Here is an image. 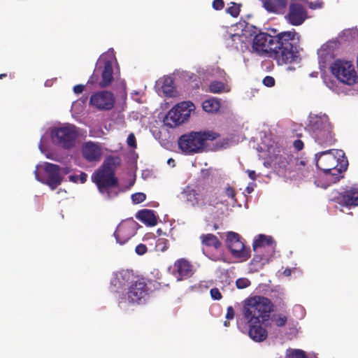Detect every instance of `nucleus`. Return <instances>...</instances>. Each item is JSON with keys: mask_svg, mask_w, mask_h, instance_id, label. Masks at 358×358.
<instances>
[{"mask_svg": "<svg viewBox=\"0 0 358 358\" xmlns=\"http://www.w3.org/2000/svg\"><path fill=\"white\" fill-rule=\"evenodd\" d=\"M113 80V68L110 60H106L103 63V70L101 71V80L98 85L101 88H106L111 85Z\"/></svg>", "mask_w": 358, "mask_h": 358, "instance_id": "6ab92c4d", "label": "nucleus"}, {"mask_svg": "<svg viewBox=\"0 0 358 358\" xmlns=\"http://www.w3.org/2000/svg\"><path fill=\"white\" fill-rule=\"evenodd\" d=\"M273 242L271 236L259 234L253 243V250L255 253H262L265 246H272Z\"/></svg>", "mask_w": 358, "mask_h": 358, "instance_id": "4be33fe9", "label": "nucleus"}, {"mask_svg": "<svg viewBox=\"0 0 358 358\" xmlns=\"http://www.w3.org/2000/svg\"><path fill=\"white\" fill-rule=\"evenodd\" d=\"M234 37H236V35H234ZM237 37H240L238 35H237Z\"/></svg>", "mask_w": 358, "mask_h": 358, "instance_id": "774afa93", "label": "nucleus"}, {"mask_svg": "<svg viewBox=\"0 0 358 358\" xmlns=\"http://www.w3.org/2000/svg\"><path fill=\"white\" fill-rule=\"evenodd\" d=\"M127 143L130 146L136 147V138L133 134L129 135L127 138Z\"/></svg>", "mask_w": 358, "mask_h": 358, "instance_id": "09e8293b", "label": "nucleus"}, {"mask_svg": "<svg viewBox=\"0 0 358 358\" xmlns=\"http://www.w3.org/2000/svg\"><path fill=\"white\" fill-rule=\"evenodd\" d=\"M210 90L213 93H220L224 89V84L221 81L214 80L210 84Z\"/></svg>", "mask_w": 358, "mask_h": 358, "instance_id": "c85d7f7f", "label": "nucleus"}, {"mask_svg": "<svg viewBox=\"0 0 358 358\" xmlns=\"http://www.w3.org/2000/svg\"><path fill=\"white\" fill-rule=\"evenodd\" d=\"M220 136V134L213 130L192 131L179 138L178 145L186 154L199 153L204 150L208 141H213Z\"/></svg>", "mask_w": 358, "mask_h": 358, "instance_id": "423d86ee", "label": "nucleus"}, {"mask_svg": "<svg viewBox=\"0 0 358 358\" xmlns=\"http://www.w3.org/2000/svg\"><path fill=\"white\" fill-rule=\"evenodd\" d=\"M235 312L232 306H229L227 309L226 318L232 320L234 317Z\"/></svg>", "mask_w": 358, "mask_h": 358, "instance_id": "de8ad7c7", "label": "nucleus"}, {"mask_svg": "<svg viewBox=\"0 0 358 358\" xmlns=\"http://www.w3.org/2000/svg\"><path fill=\"white\" fill-rule=\"evenodd\" d=\"M226 11L233 17H236L238 16L241 11L240 5L236 3L231 2V6L227 8Z\"/></svg>", "mask_w": 358, "mask_h": 358, "instance_id": "c756f323", "label": "nucleus"}, {"mask_svg": "<svg viewBox=\"0 0 358 358\" xmlns=\"http://www.w3.org/2000/svg\"><path fill=\"white\" fill-rule=\"evenodd\" d=\"M287 358H308V357L301 350H292L287 354Z\"/></svg>", "mask_w": 358, "mask_h": 358, "instance_id": "2f4dec72", "label": "nucleus"}, {"mask_svg": "<svg viewBox=\"0 0 358 358\" xmlns=\"http://www.w3.org/2000/svg\"><path fill=\"white\" fill-rule=\"evenodd\" d=\"M200 240L203 246L212 247L215 250L219 249L222 245L217 237L213 234H202Z\"/></svg>", "mask_w": 358, "mask_h": 358, "instance_id": "5701e85b", "label": "nucleus"}, {"mask_svg": "<svg viewBox=\"0 0 358 358\" xmlns=\"http://www.w3.org/2000/svg\"><path fill=\"white\" fill-rule=\"evenodd\" d=\"M197 195L198 194L195 189H191L187 192V200L190 201H195L196 203H198L196 197Z\"/></svg>", "mask_w": 358, "mask_h": 358, "instance_id": "37998d69", "label": "nucleus"}, {"mask_svg": "<svg viewBox=\"0 0 358 358\" xmlns=\"http://www.w3.org/2000/svg\"><path fill=\"white\" fill-rule=\"evenodd\" d=\"M78 178L80 183H85L87 181V174L85 172H81V173L78 176Z\"/></svg>", "mask_w": 358, "mask_h": 358, "instance_id": "8fccbe9b", "label": "nucleus"}, {"mask_svg": "<svg viewBox=\"0 0 358 358\" xmlns=\"http://www.w3.org/2000/svg\"><path fill=\"white\" fill-rule=\"evenodd\" d=\"M198 190L203 197V201H206L209 204H212L213 202L217 199L215 197L216 193L212 187L206 186L205 187H198Z\"/></svg>", "mask_w": 358, "mask_h": 358, "instance_id": "b1692460", "label": "nucleus"}, {"mask_svg": "<svg viewBox=\"0 0 358 358\" xmlns=\"http://www.w3.org/2000/svg\"><path fill=\"white\" fill-rule=\"evenodd\" d=\"M263 259H264V257L261 255L255 254L252 259V262L258 263V262H260Z\"/></svg>", "mask_w": 358, "mask_h": 358, "instance_id": "603ef678", "label": "nucleus"}, {"mask_svg": "<svg viewBox=\"0 0 358 358\" xmlns=\"http://www.w3.org/2000/svg\"><path fill=\"white\" fill-rule=\"evenodd\" d=\"M69 178V180L73 182H77L79 180L78 175H71Z\"/></svg>", "mask_w": 358, "mask_h": 358, "instance_id": "5fc2aeb1", "label": "nucleus"}, {"mask_svg": "<svg viewBox=\"0 0 358 358\" xmlns=\"http://www.w3.org/2000/svg\"><path fill=\"white\" fill-rule=\"evenodd\" d=\"M123 280L130 282L127 292L128 301L133 303H140L149 294L147 280L143 277L135 276L132 271L126 270L120 273Z\"/></svg>", "mask_w": 358, "mask_h": 358, "instance_id": "0eeeda50", "label": "nucleus"}, {"mask_svg": "<svg viewBox=\"0 0 358 358\" xmlns=\"http://www.w3.org/2000/svg\"><path fill=\"white\" fill-rule=\"evenodd\" d=\"M322 6V2H319V1H317L316 3H310V8H313V9H315V8H321Z\"/></svg>", "mask_w": 358, "mask_h": 358, "instance_id": "3c124183", "label": "nucleus"}, {"mask_svg": "<svg viewBox=\"0 0 358 358\" xmlns=\"http://www.w3.org/2000/svg\"><path fill=\"white\" fill-rule=\"evenodd\" d=\"M96 70L94 71L93 74L90 77L87 83L90 85H94L96 83H99V76L98 74L95 73Z\"/></svg>", "mask_w": 358, "mask_h": 358, "instance_id": "a18cd8bd", "label": "nucleus"}, {"mask_svg": "<svg viewBox=\"0 0 358 358\" xmlns=\"http://www.w3.org/2000/svg\"><path fill=\"white\" fill-rule=\"evenodd\" d=\"M147 246L143 243L138 244L135 248V252L138 255H143L147 252Z\"/></svg>", "mask_w": 358, "mask_h": 358, "instance_id": "e433bc0d", "label": "nucleus"}, {"mask_svg": "<svg viewBox=\"0 0 358 358\" xmlns=\"http://www.w3.org/2000/svg\"><path fill=\"white\" fill-rule=\"evenodd\" d=\"M82 155L88 162H99L101 157V150L96 144L87 142L82 148Z\"/></svg>", "mask_w": 358, "mask_h": 358, "instance_id": "a211bd4d", "label": "nucleus"}, {"mask_svg": "<svg viewBox=\"0 0 358 358\" xmlns=\"http://www.w3.org/2000/svg\"><path fill=\"white\" fill-rule=\"evenodd\" d=\"M210 294L211 297L214 300H220L222 298V294L220 293V290L216 287L212 288L210 290Z\"/></svg>", "mask_w": 358, "mask_h": 358, "instance_id": "4c0bfd02", "label": "nucleus"}, {"mask_svg": "<svg viewBox=\"0 0 358 358\" xmlns=\"http://www.w3.org/2000/svg\"><path fill=\"white\" fill-rule=\"evenodd\" d=\"M44 170L47 178L45 180L41 179L36 170L35 171L36 178L37 180L48 185L52 190L57 189L61 185L63 180L62 173H68L66 169L61 168L59 165L51 163H46Z\"/></svg>", "mask_w": 358, "mask_h": 358, "instance_id": "9d476101", "label": "nucleus"}, {"mask_svg": "<svg viewBox=\"0 0 358 358\" xmlns=\"http://www.w3.org/2000/svg\"><path fill=\"white\" fill-rule=\"evenodd\" d=\"M157 250L164 252L169 248L168 240L166 238H159L156 243Z\"/></svg>", "mask_w": 358, "mask_h": 358, "instance_id": "7c9ffc66", "label": "nucleus"}, {"mask_svg": "<svg viewBox=\"0 0 358 358\" xmlns=\"http://www.w3.org/2000/svg\"><path fill=\"white\" fill-rule=\"evenodd\" d=\"M262 83L265 86L271 87L275 85V81L273 77L267 76L263 79Z\"/></svg>", "mask_w": 358, "mask_h": 358, "instance_id": "c9c22d12", "label": "nucleus"}, {"mask_svg": "<svg viewBox=\"0 0 358 358\" xmlns=\"http://www.w3.org/2000/svg\"><path fill=\"white\" fill-rule=\"evenodd\" d=\"M146 199V195L143 192H136L131 195V199L134 203L138 204L143 202Z\"/></svg>", "mask_w": 358, "mask_h": 358, "instance_id": "f704fd0d", "label": "nucleus"}, {"mask_svg": "<svg viewBox=\"0 0 358 358\" xmlns=\"http://www.w3.org/2000/svg\"><path fill=\"white\" fill-rule=\"evenodd\" d=\"M120 281L119 278H114L110 280V284L112 286L113 285L115 287L117 284H120Z\"/></svg>", "mask_w": 358, "mask_h": 358, "instance_id": "6e6d98bb", "label": "nucleus"}, {"mask_svg": "<svg viewBox=\"0 0 358 358\" xmlns=\"http://www.w3.org/2000/svg\"><path fill=\"white\" fill-rule=\"evenodd\" d=\"M137 226V222L132 219L122 221L114 232V236L117 243L120 245L127 243L136 234Z\"/></svg>", "mask_w": 358, "mask_h": 358, "instance_id": "ddd939ff", "label": "nucleus"}, {"mask_svg": "<svg viewBox=\"0 0 358 358\" xmlns=\"http://www.w3.org/2000/svg\"><path fill=\"white\" fill-rule=\"evenodd\" d=\"M225 194L229 197V198H231L233 200L236 201V192H235V190L234 189L229 186L228 185V186L226 187L225 189Z\"/></svg>", "mask_w": 358, "mask_h": 358, "instance_id": "ea45409f", "label": "nucleus"}, {"mask_svg": "<svg viewBox=\"0 0 358 358\" xmlns=\"http://www.w3.org/2000/svg\"><path fill=\"white\" fill-rule=\"evenodd\" d=\"M162 89L163 93L167 96H173L175 92V87L173 80L171 77L164 78Z\"/></svg>", "mask_w": 358, "mask_h": 358, "instance_id": "bb28decb", "label": "nucleus"}, {"mask_svg": "<svg viewBox=\"0 0 358 358\" xmlns=\"http://www.w3.org/2000/svg\"><path fill=\"white\" fill-rule=\"evenodd\" d=\"M264 8L270 13H282L287 7V0H261Z\"/></svg>", "mask_w": 358, "mask_h": 358, "instance_id": "aec40b11", "label": "nucleus"}, {"mask_svg": "<svg viewBox=\"0 0 358 358\" xmlns=\"http://www.w3.org/2000/svg\"><path fill=\"white\" fill-rule=\"evenodd\" d=\"M285 17L290 24L299 26L307 19L308 12L303 4L297 1H294L290 3L288 13Z\"/></svg>", "mask_w": 358, "mask_h": 358, "instance_id": "4468645a", "label": "nucleus"}, {"mask_svg": "<svg viewBox=\"0 0 358 358\" xmlns=\"http://www.w3.org/2000/svg\"><path fill=\"white\" fill-rule=\"evenodd\" d=\"M288 161H286V162H282V164L280 166L286 167L287 164H288Z\"/></svg>", "mask_w": 358, "mask_h": 358, "instance_id": "13d9d810", "label": "nucleus"}, {"mask_svg": "<svg viewBox=\"0 0 358 358\" xmlns=\"http://www.w3.org/2000/svg\"><path fill=\"white\" fill-rule=\"evenodd\" d=\"M329 69L332 75L343 84L352 86L358 82V74L351 62L336 59Z\"/></svg>", "mask_w": 358, "mask_h": 358, "instance_id": "1a4fd4ad", "label": "nucleus"}, {"mask_svg": "<svg viewBox=\"0 0 358 358\" xmlns=\"http://www.w3.org/2000/svg\"><path fill=\"white\" fill-rule=\"evenodd\" d=\"M247 173L248 174V176L249 178L252 180H256V173L255 171H252V170H248L247 171Z\"/></svg>", "mask_w": 358, "mask_h": 358, "instance_id": "864d4df0", "label": "nucleus"}, {"mask_svg": "<svg viewBox=\"0 0 358 358\" xmlns=\"http://www.w3.org/2000/svg\"><path fill=\"white\" fill-rule=\"evenodd\" d=\"M299 41L300 36L294 29L278 32L271 29L269 33L261 31L257 34L252 47L259 55H266L282 66L300 61L297 50Z\"/></svg>", "mask_w": 358, "mask_h": 358, "instance_id": "f257e3e1", "label": "nucleus"}, {"mask_svg": "<svg viewBox=\"0 0 358 358\" xmlns=\"http://www.w3.org/2000/svg\"><path fill=\"white\" fill-rule=\"evenodd\" d=\"M126 98H127V94H126V93L124 92V96H123L124 101H125Z\"/></svg>", "mask_w": 358, "mask_h": 358, "instance_id": "0e129e2a", "label": "nucleus"}, {"mask_svg": "<svg viewBox=\"0 0 358 358\" xmlns=\"http://www.w3.org/2000/svg\"><path fill=\"white\" fill-rule=\"evenodd\" d=\"M195 109L194 104L190 101H187L176 104L169 112H194Z\"/></svg>", "mask_w": 358, "mask_h": 358, "instance_id": "393cba45", "label": "nucleus"}, {"mask_svg": "<svg viewBox=\"0 0 358 358\" xmlns=\"http://www.w3.org/2000/svg\"><path fill=\"white\" fill-rule=\"evenodd\" d=\"M226 244L234 257L243 261L247 260L250 257V248L245 246L238 234L234 231L228 232Z\"/></svg>", "mask_w": 358, "mask_h": 358, "instance_id": "9b49d317", "label": "nucleus"}, {"mask_svg": "<svg viewBox=\"0 0 358 358\" xmlns=\"http://www.w3.org/2000/svg\"><path fill=\"white\" fill-rule=\"evenodd\" d=\"M87 101V96H83L78 100L75 101L72 103L71 110H83L84 107L86 106Z\"/></svg>", "mask_w": 358, "mask_h": 358, "instance_id": "cd10ccee", "label": "nucleus"}, {"mask_svg": "<svg viewBox=\"0 0 358 358\" xmlns=\"http://www.w3.org/2000/svg\"><path fill=\"white\" fill-rule=\"evenodd\" d=\"M334 201L349 208L358 206V188L352 187L338 194Z\"/></svg>", "mask_w": 358, "mask_h": 358, "instance_id": "2eb2a0df", "label": "nucleus"}, {"mask_svg": "<svg viewBox=\"0 0 358 358\" xmlns=\"http://www.w3.org/2000/svg\"><path fill=\"white\" fill-rule=\"evenodd\" d=\"M299 171L303 177H308L310 173L312 172L313 169L311 166H307L306 168H301V169H296Z\"/></svg>", "mask_w": 358, "mask_h": 358, "instance_id": "c03bdc74", "label": "nucleus"}, {"mask_svg": "<svg viewBox=\"0 0 358 358\" xmlns=\"http://www.w3.org/2000/svg\"><path fill=\"white\" fill-rule=\"evenodd\" d=\"M293 147L294 148V149L296 151L302 150L303 149V148H304L303 141L302 140H301L300 138L294 140L293 141Z\"/></svg>", "mask_w": 358, "mask_h": 358, "instance_id": "79ce46f5", "label": "nucleus"}, {"mask_svg": "<svg viewBox=\"0 0 358 358\" xmlns=\"http://www.w3.org/2000/svg\"><path fill=\"white\" fill-rule=\"evenodd\" d=\"M202 108L204 112H218L220 108V103L217 99L211 98L203 102Z\"/></svg>", "mask_w": 358, "mask_h": 358, "instance_id": "a878e982", "label": "nucleus"}, {"mask_svg": "<svg viewBox=\"0 0 358 358\" xmlns=\"http://www.w3.org/2000/svg\"><path fill=\"white\" fill-rule=\"evenodd\" d=\"M273 310L271 301L262 296H255L245 300L243 314L249 325L248 335L255 342H262L267 338V330L261 322L268 320Z\"/></svg>", "mask_w": 358, "mask_h": 358, "instance_id": "f03ea898", "label": "nucleus"}, {"mask_svg": "<svg viewBox=\"0 0 358 358\" xmlns=\"http://www.w3.org/2000/svg\"><path fill=\"white\" fill-rule=\"evenodd\" d=\"M175 275L178 280L190 278L194 274V266L185 258H180L174 263Z\"/></svg>", "mask_w": 358, "mask_h": 358, "instance_id": "dca6fc26", "label": "nucleus"}, {"mask_svg": "<svg viewBox=\"0 0 358 358\" xmlns=\"http://www.w3.org/2000/svg\"><path fill=\"white\" fill-rule=\"evenodd\" d=\"M85 89V85L79 84V85H76L73 87V91L75 94H80L83 92Z\"/></svg>", "mask_w": 358, "mask_h": 358, "instance_id": "49530a36", "label": "nucleus"}, {"mask_svg": "<svg viewBox=\"0 0 358 358\" xmlns=\"http://www.w3.org/2000/svg\"><path fill=\"white\" fill-rule=\"evenodd\" d=\"M288 158L289 159V160H291L292 157V156H288Z\"/></svg>", "mask_w": 358, "mask_h": 358, "instance_id": "338daca9", "label": "nucleus"}, {"mask_svg": "<svg viewBox=\"0 0 358 358\" xmlns=\"http://www.w3.org/2000/svg\"><path fill=\"white\" fill-rule=\"evenodd\" d=\"M119 157H109L106 159L101 168L92 175V181L96 184L101 194H106L111 199L110 189L118 186V179L115 177V168L120 164Z\"/></svg>", "mask_w": 358, "mask_h": 358, "instance_id": "20e7f679", "label": "nucleus"}, {"mask_svg": "<svg viewBox=\"0 0 358 358\" xmlns=\"http://www.w3.org/2000/svg\"><path fill=\"white\" fill-rule=\"evenodd\" d=\"M214 229H218V227H217V224H215V225H214Z\"/></svg>", "mask_w": 358, "mask_h": 358, "instance_id": "69168bd1", "label": "nucleus"}, {"mask_svg": "<svg viewBox=\"0 0 358 358\" xmlns=\"http://www.w3.org/2000/svg\"><path fill=\"white\" fill-rule=\"evenodd\" d=\"M308 127L315 142L321 146H331L336 143L333 127L326 113H310Z\"/></svg>", "mask_w": 358, "mask_h": 358, "instance_id": "39448f33", "label": "nucleus"}, {"mask_svg": "<svg viewBox=\"0 0 358 358\" xmlns=\"http://www.w3.org/2000/svg\"><path fill=\"white\" fill-rule=\"evenodd\" d=\"M212 6L215 10H220L224 7V2L223 0H214Z\"/></svg>", "mask_w": 358, "mask_h": 358, "instance_id": "a19ab883", "label": "nucleus"}, {"mask_svg": "<svg viewBox=\"0 0 358 358\" xmlns=\"http://www.w3.org/2000/svg\"><path fill=\"white\" fill-rule=\"evenodd\" d=\"M295 168L296 169H301V168H306L308 166V161L301 159H295Z\"/></svg>", "mask_w": 358, "mask_h": 358, "instance_id": "58836bf2", "label": "nucleus"}, {"mask_svg": "<svg viewBox=\"0 0 358 358\" xmlns=\"http://www.w3.org/2000/svg\"><path fill=\"white\" fill-rule=\"evenodd\" d=\"M224 325L225 327H228V326L229 325V322L225 321V322H224Z\"/></svg>", "mask_w": 358, "mask_h": 358, "instance_id": "680f3d73", "label": "nucleus"}, {"mask_svg": "<svg viewBox=\"0 0 358 358\" xmlns=\"http://www.w3.org/2000/svg\"><path fill=\"white\" fill-rule=\"evenodd\" d=\"M50 134L53 144L66 150L73 148L79 138L78 129L73 124L55 127Z\"/></svg>", "mask_w": 358, "mask_h": 358, "instance_id": "6e6552de", "label": "nucleus"}, {"mask_svg": "<svg viewBox=\"0 0 358 358\" xmlns=\"http://www.w3.org/2000/svg\"><path fill=\"white\" fill-rule=\"evenodd\" d=\"M250 284V280L246 278H240L236 281V285L239 289H245L249 287Z\"/></svg>", "mask_w": 358, "mask_h": 358, "instance_id": "72a5a7b5", "label": "nucleus"}, {"mask_svg": "<svg viewBox=\"0 0 358 358\" xmlns=\"http://www.w3.org/2000/svg\"><path fill=\"white\" fill-rule=\"evenodd\" d=\"M90 104L99 110L109 111L115 107V97L110 91H97L91 95Z\"/></svg>", "mask_w": 358, "mask_h": 358, "instance_id": "f8f14e48", "label": "nucleus"}, {"mask_svg": "<svg viewBox=\"0 0 358 358\" xmlns=\"http://www.w3.org/2000/svg\"><path fill=\"white\" fill-rule=\"evenodd\" d=\"M164 124L169 128L178 127L189 121L191 113H159Z\"/></svg>", "mask_w": 358, "mask_h": 358, "instance_id": "f3484780", "label": "nucleus"}, {"mask_svg": "<svg viewBox=\"0 0 358 358\" xmlns=\"http://www.w3.org/2000/svg\"><path fill=\"white\" fill-rule=\"evenodd\" d=\"M253 191V188L252 187H247V192L248 193H251Z\"/></svg>", "mask_w": 358, "mask_h": 358, "instance_id": "4d7b16f0", "label": "nucleus"}, {"mask_svg": "<svg viewBox=\"0 0 358 358\" xmlns=\"http://www.w3.org/2000/svg\"><path fill=\"white\" fill-rule=\"evenodd\" d=\"M296 136L299 138H301L303 136L302 134H296Z\"/></svg>", "mask_w": 358, "mask_h": 358, "instance_id": "e2e57ef3", "label": "nucleus"}, {"mask_svg": "<svg viewBox=\"0 0 358 358\" xmlns=\"http://www.w3.org/2000/svg\"><path fill=\"white\" fill-rule=\"evenodd\" d=\"M169 164H171V163H174V160L173 159H169L167 162Z\"/></svg>", "mask_w": 358, "mask_h": 358, "instance_id": "bf43d9fd", "label": "nucleus"}, {"mask_svg": "<svg viewBox=\"0 0 358 358\" xmlns=\"http://www.w3.org/2000/svg\"><path fill=\"white\" fill-rule=\"evenodd\" d=\"M316 166L324 173L327 180L335 183L343 178L348 161L341 150H329L315 155Z\"/></svg>", "mask_w": 358, "mask_h": 358, "instance_id": "7ed1b4c3", "label": "nucleus"}, {"mask_svg": "<svg viewBox=\"0 0 358 358\" xmlns=\"http://www.w3.org/2000/svg\"><path fill=\"white\" fill-rule=\"evenodd\" d=\"M287 321V317L282 314H278L274 315L273 322L278 327H283Z\"/></svg>", "mask_w": 358, "mask_h": 358, "instance_id": "473e14b6", "label": "nucleus"}, {"mask_svg": "<svg viewBox=\"0 0 358 358\" xmlns=\"http://www.w3.org/2000/svg\"><path fill=\"white\" fill-rule=\"evenodd\" d=\"M4 77H6V73L0 74V78H4Z\"/></svg>", "mask_w": 358, "mask_h": 358, "instance_id": "052dcab7", "label": "nucleus"}, {"mask_svg": "<svg viewBox=\"0 0 358 358\" xmlns=\"http://www.w3.org/2000/svg\"><path fill=\"white\" fill-rule=\"evenodd\" d=\"M136 217L147 226L153 227L157 224V217L152 210H141L137 213Z\"/></svg>", "mask_w": 358, "mask_h": 358, "instance_id": "412c9836", "label": "nucleus"}]
</instances>
